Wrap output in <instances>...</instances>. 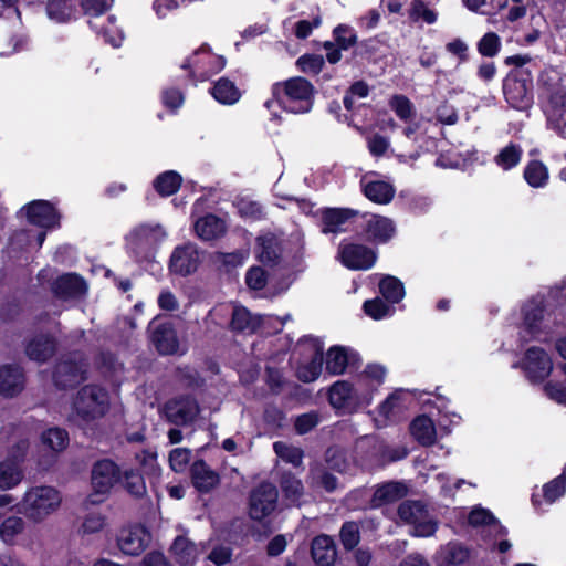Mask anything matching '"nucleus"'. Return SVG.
Returning a JSON list of instances; mask_svg holds the SVG:
<instances>
[{
  "mask_svg": "<svg viewBox=\"0 0 566 566\" xmlns=\"http://www.w3.org/2000/svg\"><path fill=\"white\" fill-rule=\"evenodd\" d=\"M538 83L547 99L544 106L547 127L566 139V84L555 70L544 71Z\"/></svg>",
  "mask_w": 566,
  "mask_h": 566,
  "instance_id": "nucleus-1",
  "label": "nucleus"
},
{
  "mask_svg": "<svg viewBox=\"0 0 566 566\" xmlns=\"http://www.w3.org/2000/svg\"><path fill=\"white\" fill-rule=\"evenodd\" d=\"M538 83L547 99L544 106L547 127L566 139V84L555 70L544 71Z\"/></svg>",
  "mask_w": 566,
  "mask_h": 566,
  "instance_id": "nucleus-2",
  "label": "nucleus"
},
{
  "mask_svg": "<svg viewBox=\"0 0 566 566\" xmlns=\"http://www.w3.org/2000/svg\"><path fill=\"white\" fill-rule=\"evenodd\" d=\"M522 324L520 326V336L523 342L532 339L548 340L551 306L543 294H536L528 298L521 308Z\"/></svg>",
  "mask_w": 566,
  "mask_h": 566,
  "instance_id": "nucleus-3",
  "label": "nucleus"
},
{
  "mask_svg": "<svg viewBox=\"0 0 566 566\" xmlns=\"http://www.w3.org/2000/svg\"><path fill=\"white\" fill-rule=\"evenodd\" d=\"M275 102L286 112L304 114L312 109L314 87L303 77L276 83L272 88Z\"/></svg>",
  "mask_w": 566,
  "mask_h": 566,
  "instance_id": "nucleus-4",
  "label": "nucleus"
},
{
  "mask_svg": "<svg viewBox=\"0 0 566 566\" xmlns=\"http://www.w3.org/2000/svg\"><path fill=\"white\" fill-rule=\"evenodd\" d=\"M60 492L49 485L29 488L18 504L19 513L28 520L39 523L53 514L61 505Z\"/></svg>",
  "mask_w": 566,
  "mask_h": 566,
  "instance_id": "nucleus-5",
  "label": "nucleus"
},
{
  "mask_svg": "<svg viewBox=\"0 0 566 566\" xmlns=\"http://www.w3.org/2000/svg\"><path fill=\"white\" fill-rule=\"evenodd\" d=\"M167 233L159 223H143L130 231L127 237L129 251L138 259H150L165 240Z\"/></svg>",
  "mask_w": 566,
  "mask_h": 566,
  "instance_id": "nucleus-6",
  "label": "nucleus"
},
{
  "mask_svg": "<svg viewBox=\"0 0 566 566\" xmlns=\"http://www.w3.org/2000/svg\"><path fill=\"white\" fill-rule=\"evenodd\" d=\"M108 407V394L98 386L83 387L77 392L73 402L74 413L85 421L103 417Z\"/></svg>",
  "mask_w": 566,
  "mask_h": 566,
  "instance_id": "nucleus-7",
  "label": "nucleus"
},
{
  "mask_svg": "<svg viewBox=\"0 0 566 566\" xmlns=\"http://www.w3.org/2000/svg\"><path fill=\"white\" fill-rule=\"evenodd\" d=\"M400 521L412 527L411 534L418 537H429L438 528L437 521L430 515L421 501L408 500L398 507Z\"/></svg>",
  "mask_w": 566,
  "mask_h": 566,
  "instance_id": "nucleus-8",
  "label": "nucleus"
},
{
  "mask_svg": "<svg viewBox=\"0 0 566 566\" xmlns=\"http://www.w3.org/2000/svg\"><path fill=\"white\" fill-rule=\"evenodd\" d=\"M29 442L22 439L10 451V454L0 461V490L8 491L17 488L24 479V458Z\"/></svg>",
  "mask_w": 566,
  "mask_h": 566,
  "instance_id": "nucleus-9",
  "label": "nucleus"
},
{
  "mask_svg": "<svg viewBox=\"0 0 566 566\" xmlns=\"http://www.w3.org/2000/svg\"><path fill=\"white\" fill-rule=\"evenodd\" d=\"M226 66V60L221 55L212 53L207 45L197 49L182 64L181 69L188 70L190 76L198 81H206L219 73Z\"/></svg>",
  "mask_w": 566,
  "mask_h": 566,
  "instance_id": "nucleus-10",
  "label": "nucleus"
},
{
  "mask_svg": "<svg viewBox=\"0 0 566 566\" xmlns=\"http://www.w3.org/2000/svg\"><path fill=\"white\" fill-rule=\"evenodd\" d=\"M513 368H521L531 382H542L553 370V361L549 355L539 347H531L526 350L522 361L513 364Z\"/></svg>",
  "mask_w": 566,
  "mask_h": 566,
  "instance_id": "nucleus-11",
  "label": "nucleus"
},
{
  "mask_svg": "<svg viewBox=\"0 0 566 566\" xmlns=\"http://www.w3.org/2000/svg\"><path fill=\"white\" fill-rule=\"evenodd\" d=\"M92 488L94 494L90 495L88 500L92 504L99 503L103 499L96 496H104L120 480V472L118 467L111 460H101L96 462L92 469Z\"/></svg>",
  "mask_w": 566,
  "mask_h": 566,
  "instance_id": "nucleus-12",
  "label": "nucleus"
},
{
  "mask_svg": "<svg viewBox=\"0 0 566 566\" xmlns=\"http://www.w3.org/2000/svg\"><path fill=\"white\" fill-rule=\"evenodd\" d=\"M385 376L386 368L380 364H368L356 375V408L370 403L373 392L384 382Z\"/></svg>",
  "mask_w": 566,
  "mask_h": 566,
  "instance_id": "nucleus-13",
  "label": "nucleus"
},
{
  "mask_svg": "<svg viewBox=\"0 0 566 566\" xmlns=\"http://www.w3.org/2000/svg\"><path fill=\"white\" fill-rule=\"evenodd\" d=\"M266 323H273L275 332H280L284 321L277 316L252 315L245 307L235 306L231 310L230 328L234 332L254 333Z\"/></svg>",
  "mask_w": 566,
  "mask_h": 566,
  "instance_id": "nucleus-14",
  "label": "nucleus"
},
{
  "mask_svg": "<svg viewBox=\"0 0 566 566\" xmlns=\"http://www.w3.org/2000/svg\"><path fill=\"white\" fill-rule=\"evenodd\" d=\"M411 399L403 390H396L379 406L374 422L378 428L401 420L409 408Z\"/></svg>",
  "mask_w": 566,
  "mask_h": 566,
  "instance_id": "nucleus-15",
  "label": "nucleus"
},
{
  "mask_svg": "<svg viewBox=\"0 0 566 566\" xmlns=\"http://www.w3.org/2000/svg\"><path fill=\"white\" fill-rule=\"evenodd\" d=\"M277 490L271 483H261L250 496L249 514L251 518L261 521L276 507Z\"/></svg>",
  "mask_w": 566,
  "mask_h": 566,
  "instance_id": "nucleus-16",
  "label": "nucleus"
},
{
  "mask_svg": "<svg viewBox=\"0 0 566 566\" xmlns=\"http://www.w3.org/2000/svg\"><path fill=\"white\" fill-rule=\"evenodd\" d=\"M532 82L509 74L503 83V93L506 102L516 109H525L532 104Z\"/></svg>",
  "mask_w": 566,
  "mask_h": 566,
  "instance_id": "nucleus-17",
  "label": "nucleus"
},
{
  "mask_svg": "<svg viewBox=\"0 0 566 566\" xmlns=\"http://www.w3.org/2000/svg\"><path fill=\"white\" fill-rule=\"evenodd\" d=\"M360 227L366 238L377 243H385L390 240L396 231L392 220L378 214H364Z\"/></svg>",
  "mask_w": 566,
  "mask_h": 566,
  "instance_id": "nucleus-18",
  "label": "nucleus"
},
{
  "mask_svg": "<svg viewBox=\"0 0 566 566\" xmlns=\"http://www.w3.org/2000/svg\"><path fill=\"white\" fill-rule=\"evenodd\" d=\"M150 534L142 525H134L123 528L118 535L117 544L119 549L126 554L139 555L149 544Z\"/></svg>",
  "mask_w": 566,
  "mask_h": 566,
  "instance_id": "nucleus-19",
  "label": "nucleus"
},
{
  "mask_svg": "<svg viewBox=\"0 0 566 566\" xmlns=\"http://www.w3.org/2000/svg\"><path fill=\"white\" fill-rule=\"evenodd\" d=\"M300 347H308L313 353L311 360L306 364L298 366L297 377L304 382H311L318 378L322 371L323 364V344L315 337H305Z\"/></svg>",
  "mask_w": 566,
  "mask_h": 566,
  "instance_id": "nucleus-20",
  "label": "nucleus"
},
{
  "mask_svg": "<svg viewBox=\"0 0 566 566\" xmlns=\"http://www.w3.org/2000/svg\"><path fill=\"white\" fill-rule=\"evenodd\" d=\"M360 188L368 200L378 205L389 203L396 193V188L391 182L370 175L360 179Z\"/></svg>",
  "mask_w": 566,
  "mask_h": 566,
  "instance_id": "nucleus-21",
  "label": "nucleus"
},
{
  "mask_svg": "<svg viewBox=\"0 0 566 566\" xmlns=\"http://www.w3.org/2000/svg\"><path fill=\"white\" fill-rule=\"evenodd\" d=\"M354 212L344 208H324L321 210L322 232L337 235L346 232L353 221Z\"/></svg>",
  "mask_w": 566,
  "mask_h": 566,
  "instance_id": "nucleus-22",
  "label": "nucleus"
},
{
  "mask_svg": "<svg viewBox=\"0 0 566 566\" xmlns=\"http://www.w3.org/2000/svg\"><path fill=\"white\" fill-rule=\"evenodd\" d=\"M22 211L30 223L41 228H54L59 226L60 216L55 208L45 200H34L23 207Z\"/></svg>",
  "mask_w": 566,
  "mask_h": 566,
  "instance_id": "nucleus-23",
  "label": "nucleus"
},
{
  "mask_svg": "<svg viewBox=\"0 0 566 566\" xmlns=\"http://www.w3.org/2000/svg\"><path fill=\"white\" fill-rule=\"evenodd\" d=\"M164 411L170 422L175 424H186L195 420L199 412V407L193 398L181 397L168 401L165 405Z\"/></svg>",
  "mask_w": 566,
  "mask_h": 566,
  "instance_id": "nucleus-24",
  "label": "nucleus"
},
{
  "mask_svg": "<svg viewBox=\"0 0 566 566\" xmlns=\"http://www.w3.org/2000/svg\"><path fill=\"white\" fill-rule=\"evenodd\" d=\"M55 296L62 300L77 298L85 295L86 282L75 273H67L59 276L52 284Z\"/></svg>",
  "mask_w": 566,
  "mask_h": 566,
  "instance_id": "nucleus-25",
  "label": "nucleus"
},
{
  "mask_svg": "<svg viewBox=\"0 0 566 566\" xmlns=\"http://www.w3.org/2000/svg\"><path fill=\"white\" fill-rule=\"evenodd\" d=\"M199 264V253L193 244L176 248L170 258V270L180 275L196 271Z\"/></svg>",
  "mask_w": 566,
  "mask_h": 566,
  "instance_id": "nucleus-26",
  "label": "nucleus"
},
{
  "mask_svg": "<svg viewBox=\"0 0 566 566\" xmlns=\"http://www.w3.org/2000/svg\"><path fill=\"white\" fill-rule=\"evenodd\" d=\"M328 400L337 413H350L354 406V385L348 380L334 382L328 390Z\"/></svg>",
  "mask_w": 566,
  "mask_h": 566,
  "instance_id": "nucleus-27",
  "label": "nucleus"
},
{
  "mask_svg": "<svg viewBox=\"0 0 566 566\" xmlns=\"http://www.w3.org/2000/svg\"><path fill=\"white\" fill-rule=\"evenodd\" d=\"M25 384L23 370L18 365H3L0 367V395L14 397L19 395Z\"/></svg>",
  "mask_w": 566,
  "mask_h": 566,
  "instance_id": "nucleus-28",
  "label": "nucleus"
},
{
  "mask_svg": "<svg viewBox=\"0 0 566 566\" xmlns=\"http://www.w3.org/2000/svg\"><path fill=\"white\" fill-rule=\"evenodd\" d=\"M334 42L324 43L327 61L332 64L340 61L342 51L348 50L354 44V31L350 27L338 25L334 29Z\"/></svg>",
  "mask_w": 566,
  "mask_h": 566,
  "instance_id": "nucleus-29",
  "label": "nucleus"
},
{
  "mask_svg": "<svg viewBox=\"0 0 566 566\" xmlns=\"http://www.w3.org/2000/svg\"><path fill=\"white\" fill-rule=\"evenodd\" d=\"M85 365L82 361H61L54 373L55 385L61 388L71 387L84 380Z\"/></svg>",
  "mask_w": 566,
  "mask_h": 566,
  "instance_id": "nucleus-30",
  "label": "nucleus"
},
{
  "mask_svg": "<svg viewBox=\"0 0 566 566\" xmlns=\"http://www.w3.org/2000/svg\"><path fill=\"white\" fill-rule=\"evenodd\" d=\"M151 342L157 350L163 355H172L178 353V337L176 331L169 323L154 326L151 332Z\"/></svg>",
  "mask_w": 566,
  "mask_h": 566,
  "instance_id": "nucleus-31",
  "label": "nucleus"
},
{
  "mask_svg": "<svg viewBox=\"0 0 566 566\" xmlns=\"http://www.w3.org/2000/svg\"><path fill=\"white\" fill-rule=\"evenodd\" d=\"M196 234L203 241L221 238L227 232V223L222 218L209 213L195 222Z\"/></svg>",
  "mask_w": 566,
  "mask_h": 566,
  "instance_id": "nucleus-32",
  "label": "nucleus"
},
{
  "mask_svg": "<svg viewBox=\"0 0 566 566\" xmlns=\"http://www.w3.org/2000/svg\"><path fill=\"white\" fill-rule=\"evenodd\" d=\"M282 249L279 239L273 234L260 235L256 239L255 254L259 261L265 265L277 264Z\"/></svg>",
  "mask_w": 566,
  "mask_h": 566,
  "instance_id": "nucleus-33",
  "label": "nucleus"
},
{
  "mask_svg": "<svg viewBox=\"0 0 566 566\" xmlns=\"http://www.w3.org/2000/svg\"><path fill=\"white\" fill-rule=\"evenodd\" d=\"M312 558L317 566H332L336 560V547L327 535H319L312 542Z\"/></svg>",
  "mask_w": 566,
  "mask_h": 566,
  "instance_id": "nucleus-34",
  "label": "nucleus"
},
{
  "mask_svg": "<svg viewBox=\"0 0 566 566\" xmlns=\"http://www.w3.org/2000/svg\"><path fill=\"white\" fill-rule=\"evenodd\" d=\"M205 548V544H200V546H198L187 537L178 536L171 545V553L179 564L189 565L199 557Z\"/></svg>",
  "mask_w": 566,
  "mask_h": 566,
  "instance_id": "nucleus-35",
  "label": "nucleus"
},
{
  "mask_svg": "<svg viewBox=\"0 0 566 566\" xmlns=\"http://www.w3.org/2000/svg\"><path fill=\"white\" fill-rule=\"evenodd\" d=\"M192 483L200 492H208L219 483V475L205 461H196L191 467Z\"/></svg>",
  "mask_w": 566,
  "mask_h": 566,
  "instance_id": "nucleus-36",
  "label": "nucleus"
},
{
  "mask_svg": "<svg viewBox=\"0 0 566 566\" xmlns=\"http://www.w3.org/2000/svg\"><path fill=\"white\" fill-rule=\"evenodd\" d=\"M410 433L420 444L431 446L437 438V428L431 418L421 415L410 423Z\"/></svg>",
  "mask_w": 566,
  "mask_h": 566,
  "instance_id": "nucleus-37",
  "label": "nucleus"
},
{
  "mask_svg": "<svg viewBox=\"0 0 566 566\" xmlns=\"http://www.w3.org/2000/svg\"><path fill=\"white\" fill-rule=\"evenodd\" d=\"M407 493V488L400 482H387L379 485L373 495L371 505L381 506L384 504L395 502L403 497Z\"/></svg>",
  "mask_w": 566,
  "mask_h": 566,
  "instance_id": "nucleus-38",
  "label": "nucleus"
},
{
  "mask_svg": "<svg viewBox=\"0 0 566 566\" xmlns=\"http://www.w3.org/2000/svg\"><path fill=\"white\" fill-rule=\"evenodd\" d=\"M523 149L518 144L509 143L494 156V164L503 171L515 168L522 160Z\"/></svg>",
  "mask_w": 566,
  "mask_h": 566,
  "instance_id": "nucleus-39",
  "label": "nucleus"
},
{
  "mask_svg": "<svg viewBox=\"0 0 566 566\" xmlns=\"http://www.w3.org/2000/svg\"><path fill=\"white\" fill-rule=\"evenodd\" d=\"M469 523L473 526H483L484 531L494 532L495 535H505L506 528L503 527L489 510L475 507L469 514Z\"/></svg>",
  "mask_w": 566,
  "mask_h": 566,
  "instance_id": "nucleus-40",
  "label": "nucleus"
},
{
  "mask_svg": "<svg viewBox=\"0 0 566 566\" xmlns=\"http://www.w3.org/2000/svg\"><path fill=\"white\" fill-rule=\"evenodd\" d=\"M211 95L213 98L223 105L235 104L241 93L233 82L226 77H221L211 88Z\"/></svg>",
  "mask_w": 566,
  "mask_h": 566,
  "instance_id": "nucleus-41",
  "label": "nucleus"
},
{
  "mask_svg": "<svg viewBox=\"0 0 566 566\" xmlns=\"http://www.w3.org/2000/svg\"><path fill=\"white\" fill-rule=\"evenodd\" d=\"M54 349L53 339L48 336H41L28 344L25 353L32 360L45 361L53 355Z\"/></svg>",
  "mask_w": 566,
  "mask_h": 566,
  "instance_id": "nucleus-42",
  "label": "nucleus"
},
{
  "mask_svg": "<svg viewBox=\"0 0 566 566\" xmlns=\"http://www.w3.org/2000/svg\"><path fill=\"white\" fill-rule=\"evenodd\" d=\"M379 291L390 305L399 303L405 296V287L400 280L387 275L379 282Z\"/></svg>",
  "mask_w": 566,
  "mask_h": 566,
  "instance_id": "nucleus-43",
  "label": "nucleus"
},
{
  "mask_svg": "<svg viewBox=\"0 0 566 566\" xmlns=\"http://www.w3.org/2000/svg\"><path fill=\"white\" fill-rule=\"evenodd\" d=\"M25 522L20 516H9L0 524V538L9 545L15 543V538L23 533Z\"/></svg>",
  "mask_w": 566,
  "mask_h": 566,
  "instance_id": "nucleus-44",
  "label": "nucleus"
},
{
  "mask_svg": "<svg viewBox=\"0 0 566 566\" xmlns=\"http://www.w3.org/2000/svg\"><path fill=\"white\" fill-rule=\"evenodd\" d=\"M524 179L533 188H541L547 184V167L539 160L530 161L524 169Z\"/></svg>",
  "mask_w": 566,
  "mask_h": 566,
  "instance_id": "nucleus-45",
  "label": "nucleus"
},
{
  "mask_svg": "<svg viewBox=\"0 0 566 566\" xmlns=\"http://www.w3.org/2000/svg\"><path fill=\"white\" fill-rule=\"evenodd\" d=\"M444 566H459L470 558V551L459 543H449L441 549Z\"/></svg>",
  "mask_w": 566,
  "mask_h": 566,
  "instance_id": "nucleus-46",
  "label": "nucleus"
},
{
  "mask_svg": "<svg viewBox=\"0 0 566 566\" xmlns=\"http://www.w3.org/2000/svg\"><path fill=\"white\" fill-rule=\"evenodd\" d=\"M326 370L332 375H340L348 364V356L344 347L333 346L326 354Z\"/></svg>",
  "mask_w": 566,
  "mask_h": 566,
  "instance_id": "nucleus-47",
  "label": "nucleus"
},
{
  "mask_svg": "<svg viewBox=\"0 0 566 566\" xmlns=\"http://www.w3.org/2000/svg\"><path fill=\"white\" fill-rule=\"evenodd\" d=\"M409 19L415 23L433 24L438 20V13L423 0H412L409 8Z\"/></svg>",
  "mask_w": 566,
  "mask_h": 566,
  "instance_id": "nucleus-48",
  "label": "nucleus"
},
{
  "mask_svg": "<svg viewBox=\"0 0 566 566\" xmlns=\"http://www.w3.org/2000/svg\"><path fill=\"white\" fill-rule=\"evenodd\" d=\"M46 13L51 20L62 23L74 18L75 9L66 0H49Z\"/></svg>",
  "mask_w": 566,
  "mask_h": 566,
  "instance_id": "nucleus-49",
  "label": "nucleus"
},
{
  "mask_svg": "<svg viewBox=\"0 0 566 566\" xmlns=\"http://www.w3.org/2000/svg\"><path fill=\"white\" fill-rule=\"evenodd\" d=\"M273 450L283 461L296 468L302 465L304 452L301 448L284 441H276L273 443Z\"/></svg>",
  "mask_w": 566,
  "mask_h": 566,
  "instance_id": "nucleus-50",
  "label": "nucleus"
},
{
  "mask_svg": "<svg viewBox=\"0 0 566 566\" xmlns=\"http://www.w3.org/2000/svg\"><path fill=\"white\" fill-rule=\"evenodd\" d=\"M389 107L397 117L405 123H409L416 116V109L412 102L405 95H394L389 101Z\"/></svg>",
  "mask_w": 566,
  "mask_h": 566,
  "instance_id": "nucleus-51",
  "label": "nucleus"
},
{
  "mask_svg": "<svg viewBox=\"0 0 566 566\" xmlns=\"http://www.w3.org/2000/svg\"><path fill=\"white\" fill-rule=\"evenodd\" d=\"M180 185L181 177L176 171H166L154 181L155 189L164 197L174 195Z\"/></svg>",
  "mask_w": 566,
  "mask_h": 566,
  "instance_id": "nucleus-52",
  "label": "nucleus"
},
{
  "mask_svg": "<svg viewBox=\"0 0 566 566\" xmlns=\"http://www.w3.org/2000/svg\"><path fill=\"white\" fill-rule=\"evenodd\" d=\"M42 443L54 452L64 450L69 443V434L60 428H50L42 434Z\"/></svg>",
  "mask_w": 566,
  "mask_h": 566,
  "instance_id": "nucleus-53",
  "label": "nucleus"
},
{
  "mask_svg": "<svg viewBox=\"0 0 566 566\" xmlns=\"http://www.w3.org/2000/svg\"><path fill=\"white\" fill-rule=\"evenodd\" d=\"M364 312L374 319H382L391 316L395 308L386 300L376 297L364 303Z\"/></svg>",
  "mask_w": 566,
  "mask_h": 566,
  "instance_id": "nucleus-54",
  "label": "nucleus"
},
{
  "mask_svg": "<svg viewBox=\"0 0 566 566\" xmlns=\"http://www.w3.org/2000/svg\"><path fill=\"white\" fill-rule=\"evenodd\" d=\"M281 488L285 497L292 504H300V499L303 495V484L301 480L296 479L292 474H284L282 476Z\"/></svg>",
  "mask_w": 566,
  "mask_h": 566,
  "instance_id": "nucleus-55",
  "label": "nucleus"
},
{
  "mask_svg": "<svg viewBox=\"0 0 566 566\" xmlns=\"http://www.w3.org/2000/svg\"><path fill=\"white\" fill-rule=\"evenodd\" d=\"M566 491V464L560 475L543 486L544 497L548 503H554L562 497Z\"/></svg>",
  "mask_w": 566,
  "mask_h": 566,
  "instance_id": "nucleus-56",
  "label": "nucleus"
},
{
  "mask_svg": "<svg viewBox=\"0 0 566 566\" xmlns=\"http://www.w3.org/2000/svg\"><path fill=\"white\" fill-rule=\"evenodd\" d=\"M501 46V39L495 32L485 33L476 44L478 52L485 57L496 56Z\"/></svg>",
  "mask_w": 566,
  "mask_h": 566,
  "instance_id": "nucleus-57",
  "label": "nucleus"
},
{
  "mask_svg": "<svg viewBox=\"0 0 566 566\" xmlns=\"http://www.w3.org/2000/svg\"><path fill=\"white\" fill-rule=\"evenodd\" d=\"M235 207L240 216L247 219L260 220L265 216L262 205L249 198L237 200Z\"/></svg>",
  "mask_w": 566,
  "mask_h": 566,
  "instance_id": "nucleus-58",
  "label": "nucleus"
},
{
  "mask_svg": "<svg viewBox=\"0 0 566 566\" xmlns=\"http://www.w3.org/2000/svg\"><path fill=\"white\" fill-rule=\"evenodd\" d=\"M124 486L130 494L135 496H142L146 492V485L143 476L133 470L125 471Z\"/></svg>",
  "mask_w": 566,
  "mask_h": 566,
  "instance_id": "nucleus-59",
  "label": "nucleus"
},
{
  "mask_svg": "<svg viewBox=\"0 0 566 566\" xmlns=\"http://www.w3.org/2000/svg\"><path fill=\"white\" fill-rule=\"evenodd\" d=\"M296 64L304 73L317 74L324 65V59L318 54H306L298 57Z\"/></svg>",
  "mask_w": 566,
  "mask_h": 566,
  "instance_id": "nucleus-60",
  "label": "nucleus"
},
{
  "mask_svg": "<svg viewBox=\"0 0 566 566\" xmlns=\"http://www.w3.org/2000/svg\"><path fill=\"white\" fill-rule=\"evenodd\" d=\"M376 260L377 254L374 249L356 245V270H369Z\"/></svg>",
  "mask_w": 566,
  "mask_h": 566,
  "instance_id": "nucleus-61",
  "label": "nucleus"
},
{
  "mask_svg": "<svg viewBox=\"0 0 566 566\" xmlns=\"http://www.w3.org/2000/svg\"><path fill=\"white\" fill-rule=\"evenodd\" d=\"M189 461L190 450L187 448H176L169 453V464L175 472L185 471Z\"/></svg>",
  "mask_w": 566,
  "mask_h": 566,
  "instance_id": "nucleus-62",
  "label": "nucleus"
},
{
  "mask_svg": "<svg viewBox=\"0 0 566 566\" xmlns=\"http://www.w3.org/2000/svg\"><path fill=\"white\" fill-rule=\"evenodd\" d=\"M336 259L347 269L354 270V240L344 239L338 247Z\"/></svg>",
  "mask_w": 566,
  "mask_h": 566,
  "instance_id": "nucleus-63",
  "label": "nucleus"
},
{
  "mask_svg": "<svg viewBox=\"0 0 566 566\" xmlns=\"http://www.w3.org/2000/svg\"><path fill=\"white\" fill-rule=\"evenodd\" d=\"M232 306L228 304H221L213 307L206 317V323L223 326L228 323V318L231 317Z\"/></svg>",
  "mask_w": 566,
  "mask_h": 566,
  "instance_id": "nucleus-64",
  "label": "nucleus"
}]
</instances>
